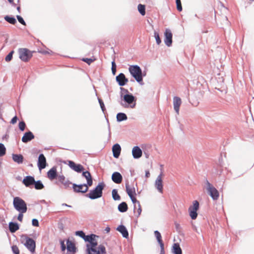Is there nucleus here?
Returning a JSON list of instances; mask_svg holds the SVG:
<instances>
[{"label":"nucleus","mask_w":254,"mask_h":254,"mask_svg":"<svg viewBox=\"0 0 254 254\" xmlns=\"http://www.w3.org/2000/svg\"><path fill=\"white\" fill-rule=\"evenodd\" d=\"M97 236L94 234L86 236L84 241L88 242L90 244H87V250L88 254H106L105 247L100 245L98 247L97 242L95 241V238Z\"/></svg>","instance_id":"obj_1"},{"label":"nucleus","mask_w":254,"mask_h":254,"mask_svg":"<svg viewBox=\"0 0 254 254\" xmlns=\"http://www.w3.org/2000/svg\"><path fill=\"white\" fill-rule=\"evenodd\" d=\"M105 187L104 183H100L94 189V190H91L86 196L92 199H96L101 197L102 196V191Z\"/></svg>","instance_id":"obj_2"},{"label":"nucleus","mask_w":254,"mask_h":254,"mask_svg":"<svg viewBox=\"0 0 254 254\" xmlns=\"http://www.w3.org/2000/svg\"><path fill=\"white\" fill-rule=\"evenodd\" d=\"M128 70L131 75L134 78L138 83H141L143 81L142 70L140 67L137 65H130Z\"/></svg>","instance_id":"obj_3"},{"label":"nucleus","mask_w":254,"mask_h":254,"mask_svg":"<svg viewBox=\"0 0 254 254\" xmlns=\"http://www.w3.org/2000/svg\"><path fill=\"white\" fill-rule=\"evenodd\" d=\"M13 204L14 208L19 212H26L27 207L26 202L19 197L13 198Z\"/></svg>","instance_id":"obj_4"},{"label":"nucleus","mask_w":254,"mask_h":254,"mask_svg":"<svg viewBox=\"0 0 254 254\" xmlns=\"http://www.w3.org/2000/svg\"><path fill=\"white\" fill-rule=\"evenodd\" d=\"M33 53L26 48H20L18 50L19 59L24 62H28L32 58Z\"/></svg>","instance_id":"obj_5"},{"label":"nucleus","mask_w":254,"mask_h":254,"mask_svg":"<svg viewBox=\"0 0 254 254\" xmlns=\"http://www.w3.org/2000/svg\"><path fill=\"white\" fill-rule=\"evenodd\" d=\"M22 243L24 246L32 253L35 252L36 248V243L34 240L26 236L22 237Z\"/></svg>","instance_id":"obj_6"},{"label":"nucleus","mask_w":254,"mask_h":254,"mask_svg":"<svg viewBox=\"0 0 254 254\" xmlns=\"http://www.w3.org/2000/svg\"><path fill=\"white\" fill-rule=\"evenodd\" d=\"M206 190L212 198L216 200L219 198V193L217 190L208 181H206Z\"/></svg>","instance_id":"obj_7"},{"label":"nucleus","mask_w":254,"mask_h":254,"mask_svg":"<svg viewBox=\"0 0 254 254\" xmlns=\"http://www.w3.org/2000/svg\"><path fill=\"white\" fill-rule=\"evenodd\" d=\"M199 209V203L197 200L193 201L192 205L189 208L190 216L191 218L194 220L197 216V211Z\"/></svg>","instance_id":"obj_8"},{"label":"nucleus","mask_w":254,"mask_h":254,"mask_svg":"<svg viewBox=\"0 0 254 254\" xmlns=\"http://www.w3.org/2000/svg\"><path fill=\"white\" fill-rule=\"evenodd\" d=\"M60 183L62 184L65 188H69L72 185L71 183L66 179L63 175H59L56 182V184L58 185Z\"/></svg>","instance_id":"obj_9"},{"label":"nucleus","mask_w":254,"mask_h":254,"mask_svg":"<svg viewBox=\"0 0 254 254\" xmlns=\"http://www.w3.org/2000/svg\"><path fill=\"white\" fill-rule=\"evenodd\" d=\"M72 188L74 191L75 192L85 193L88 190V185L87 184L77 185L74 184H72Z\"/></svg>","instance_id":"obj_10"},{"label":"nucleus","mask_w":254,"mask_h":254,"mask_svg":"<svg viewBox=\"0 0 254 254\" xmlns=\"http://www.w3.org/2000/svg\"><path fill=\"white\" fill-rule=\"evenodd\" d=\"M164 42L165 44L168 47L171 46L172 44L173 37L171 31L169 29H166L164 33Z\"/></svg>","instance_id":"obj_11"},{"label":"nucleus","mask_w":254,"mask_h":254,"mask_svg":"<svg viewBox=\"0 0 254 254\" xmlns=\"http://www.w3.org/2000/svg\"><path fill=\"white\" fill-rule=\"evenodd\" d=\"M124 101L127 104L130 105V107L133 108L135 106V97L132 94H127L124 96Z\"/></svg>","instance_id":"obj_12"},{"label":"nucleus","mask_w":254,"mask_h":254,"mask_svg":"<svg viewBox=\"0 0 254 254\" xmlns=\"http://www.w3.org/2000/svg\"><path fill=\"white\" fill-rule=\"evenodd\" d=\"M59 175L57 173V168L56 167H52L48 172H47V177L51 181H53L55 179L57 180L59 177Z\"/></svg>","instance_id":"obj_13"},{"label":"nucleus","mask_w":254,"mask_h":254,"mask_svg":"<svg viewBox=\"0 0 254 254\" xmlns=\"http://www.w3.org/2000/svg\"><path fill=\"white\" fill-rule=\"evenodd\" d=\"M163 177V169L161 170V173L157 177L155 181V186L157 190L161 193L163 192L162 178Z\"/></svg>","instance_id":"obj_14"},{"label":"nucleus","mask_w":254,"mask_h":254,"mask_svg":"<svg viewBox=\"0 0 254 254\" xmlns=\"http://www.w3.org/2000/svg\"><path fill=\"white\" fill-rule=\"evenodd\" d=\"M182 104L181 99L177 96L173 97L174 109L177 115L179 114L180 107Z\"/></svg>","instance_id":"obj_15"},{"label":"nucleus","mask_w":254,"mask_h":254,"mask_svg":"<svg viewBox=\"0 0 254 254\" xmlns=\"http://www.w3.org/2000/svg\"><path fill=\"white\" fill-rule=\"evenodd\" d=\"M66 245L67 252L66 254H75L76 248L74 243L69 240H67L66 242Z\"/></svg>","instance_id":"obj_16"},{"label":"nucleus","mask_w":254,"mask_h":254,"mask_svg":"<svg viewBox=\"0 0 254 254\" xmlns=\"http://www.w3.org/2000/svg\"><path fill=\"white\" fill-rule=\"evenodd\" d=\"M69 166L74 171L80 173L84 170V167L80 164H76L72 161H68Z\"/></svg>","instance_id":"obj_17"},{"label":"nucleus","mask_w":254,"mask_h":254,"mask_svg":"<svg viewBox=\"0 0 254 254\" xmlns=\"http://www.w3.org/2000/svg\"><path fill=\"white\" fill-rule=\"evenodd\" d=\"M116 80L119 85L124 86L128 82V79L126 77L124 73H121L116 77Z\"/></svg>","instance_id":"obj_18"},{"label":"nucleus","mask_w":254,"mask_h":254,"mask_svg":"<svg viewBox=\"0 0 254 254\" xmlns=\"http://www.w3.org/2000/svg\"><path fill=\"white\" fill-rule=\"evenodd\" d=\"M38 166L40 170L44 169L46 166V159L43 154H41L39 156Z\"/></svg>","instance_id":"obj_19"},{"label":"nucleus","mask_w":254,"mask_h":254,"mask_svg":"<svg viewBox=\"0 0 254 254\" xmlns=\"http://www.w3.org/2000/svg\"><path fill=\"white\" fill-rule=\"evenodd\" d=\"M35 183V179L33 177L28 176L25 177L22 181V183L26 187H30Z\"/></svg>","instance_id":"obj_20"},{"label":"nucleus","mask_w":254,"mask_h":254,"mask_svg":"<svg viewBox=\"0 0 254 254\" xmlns=\"http://www.w3.org/2000/svg\"><path fill=\"white\" fill-rule=\"evenodd\" d=\"M126 191L129 196L136 195V190L133 185H129L128 183L126 184Z\"/></svg>","instance_id":"obj_21"},{"label":"nucleus","mask_w":254,"mask_h":254,"mask_svg":"<svg viewBox=\"0 0 254 254\" xmlns=\"http://www.w3.org/2000/svg\"><path fill=\"white\" fill-rule=\"evenodd\" d=\"M112 179L115 183L119 184L122 183L123 177L120 173L116 172L112 174Z\"/></svg>","instance_id":"obj_22"},{"label":"nucleus","mask_w":254,"mask_h":254,"mask_svg":"<svg viewBox=\"0 0 254 254\" xmlns=\"http://www.w3.org/2000/svg\"><path fill=\"white\" fill-rule=\"evenodd\" d=\"M34 138V135L31 131L25 132L22 137V141L24 143H27Z\"/></svg>","instance_id":"obj_23"},{"label":"nucleus","mask_w":254,"mask_h":254,"mask_svg":"<svg viewBox=\"0 0 254 254\" xmlns=\"http://www.w3.org/2000/svg\"><path fill=\"white\" fill-rule=\"evenodd\" d=\"M154 234H155V236L156 237V239L160 246L162 254H164L165 252H164V244H163V241L162 240V237H161V234L158 231H155L154 232Z\"/></svg>","instance_id":"obj_24"},{"label":"nucleus","mask_w":254,"mask_h":254,"mask_svg":"<svg viewBox=\"0 0 254 254\" xmlns=\"http://www.w3.org/2000/svg\"><path fill=\"white\" fill-rule=\"evenodd\" d=\"M132 153L134 158H139L141 157L142 152L139 147L134 146L132 149Z\"/></svg>","instance_id":"obj_25"},{"label":"nucleus","mask_w":254,"mask_h":254,"mask_svg":"<svg viewBox=\"0 0 254 254\" xmlns=\"http://www.w3.org/2000/svg\"><path fill=\"white\" fill-rule=\"evenodd\" d=\"M113 156L115 158H118L121 153V148L119 144H115L112 148Z\"/></svg>","instance_id":"obj_26"},{"label":"nucleus","mask_w":254,"mask_h":254,"mask_svg":"<svg viewBox=\"0 0 254 254\" xmlns=\"http://www.w3.org/2000/svg\"><path fill=\"white\" fill-rule=\"evenodd\" d=\"M82 176L87 180V185H88V186H91L92 185L93 181L90 172L88 171L83 172Z\"/></svg>","instance_id":"obj_27"},{"label":"nucleus","mask_w":254,"mask_h":254,"mask_svg":"<svg viewBox=\"0 0 254 254\" xmlns=\"http://www.w3.org/2000/svg\"><path fill=\"white\" fill-rule=\"evenodd\" d=\"M117 230L122 233L123 236L125 238H127L128 236V232L126 228L124 225H120Z\"/></svg>","instance_id":"obj_28"},{"label":"nucleus","mask_w":254,"mask_h":254,"mask_svg":"<svg viewBox=\"0 0 254 254\" xmlns=\"http://www.w3.org/2000/svg\"><path fill=\"white\" fill-rule=\"evenodd\" d=\"M12 159L15 162L21 164L23 161V157L21 154H13Z\"/></svg>","instance_id":"obj_29"},{"label":"nucleus","mask_w":254,"mask_h":254,"mask_svg":"<svg viewBox=\"0 0 254 254\" xmlns=\"http://www.w3.org/2000/svg\"><path fill=\"white\" fill-rule=\"evenodd\" d=\"M172 252L174 254H182V251L178 243H175L173 246Z\"/></svg>","instance_id":"obj_30"},{"label":"nucleus","mask_w":254,"mask_h":254,"mask_svg":"<svg viewBox=\"0 0 254 254\" xmlns=\"http://www.w3.org/2000/svg\"><path fill=\"white\" fill-rule=\"evenodd\" d=\"M9 229L11 233H14L19 229V226L17 223L10 222L9 224Z\"/></svg>","instance_id":"obj_31"},{"label":"nucleus","mask_w":254,"mask_h":254,"mask_svg":"<svg viewBox=\"0 0 254 254\" xmlns=\"http://www.w3.org/2000/svg\"><path fill=\"white\" fill-rule=\"evenodd\" d=\"M127 205L125 202H123L118 205V209L121 212L127 211Z\"/></svg>","instance_id":"obj_32"},{"label":"nucleus","mask_w":254,"mask_h":254,"mask_svg":"<svg viewBox=\"0 0 254 254\" xmlns=\"http://www.w3.org/2000/svg\"><path fill=\"white\" fill-rule=\"evenodd\" d=\"M34 188L36 190H42L44 188L43 184L40 181H35L33 184Z\"/></svg>","instance_id":"obj_33"},{"label":"nucleus","mask_w":254,"mask_h":254,"mask_svg":"<svg viewBox=\"0 0 254 254\" xmlns=\"http://www.w3.org/2000/svg\"><path fill=\"white\" fill-rule=\"evenodd\" d=\"M117 120L119 122L126 120L127 119V115L124 113H118L117 115Z\"/></svg>","instance_id":"obj_34"},{"label":"nucleus","mask_w":254,"mask_h":254,"mask_svg":"<svg viewBox=\"0 0 254 254\" xmlns=\"http://www.w3.org/2000/svg\"><path fill=\"white\" fill-rule=\"evenodd\" d=\"M113 198L115 200H119L121 199V196L118 193V190L116 189H114L112 192Z\"/></svg>","instance_id":"obj_35"},{"label":"nucleus","mask_w":254,"mask_h":254,"mask_svg":"<svg viewBox=\"0 0 254 254\" xmlns=\"http://www.w3.org/2000/svg\"><path fill=\"white\" fill-rule=\"evenodd\" d=\"M4 18L7 22L10 24H15L16 23V19L13 17H10L8 15H6L4 17Z\"/></svg>","instance_id":"obj_36"},{"label":"nucleus","mask_w":254,"mask_h":254,"mask_svg":"<svg viewBox=\"0 0 254 254\" xmlns=\"http://www.w3.org/2000/svg\"><path fill=\"white\" fill-rule=\"evenodd\" d=\"M138 10L142 15H144L145 14V8L144 5H142L141 4H138Z\"/></svg>","instance_id":"obj_37"},{"label":"nucleus","mask_w":254,"mask_h":254,"mask_svg":"<svg viewBox=\"0 0 254 254\" xmlns=\"http://www.w3.org/2000/svg\"><path fill=\"white\" fill-rule=\"evenodd\" d=\"M134 213L135 214V215L137 217L140 215V214L141 213V206H140V204H139V205H138V207H137L136 206L134 207Z\"/></svg>","instance_id":"obj_38"},{"label":"nucleus","mask_w":254,"mask_h":254,"mask_svg":"<svg viewBox=\"0 0 254 254\" xmlns=\"http://www.w3.org/2000/svg\"><path fill=\"white\" fill-rule=\"evenodd\" d=\"M6 153V148L4 147V145L0 143V157L3 156Z\"/></svg>","instance_id":"obj_39"},{"label":"nucleus","mask_w":254,"mask_h":254,"mask_svg":"<svg viewBox=\"0 0 254 254\" xmlns=\"http://www.w3.org/2000/svg\"><path fill=\"white\" fill-rule=\"evenodd\" d=\"M14 52L13 51H12L6 56L5 58V60L6 62H9L11 60L12 58V55Z\"/></svg>","instance_id":"obj_40"},{"label":"nucleus","mask_w":254,"mask_h":254,"mask_svg":"<svg viewBox=\"0 0 254 254\" xmlns=\"http://www.w3.org/2000/svg\"><path fill=\"white\" fill-rule=\"evenodd\" d=\"M154 37L156 39L157 44L159 45L161 43V40L160 38L159 33L157 32H154Z\"/></svg>","instance_id":"obj_41"},{"label":"nucleus","mask_w":254,"mask_h":254,"mask_svg":"<svg viewBox=\"0 0 254 254\" xmlns=\"http://www.w3.org/2000/svg\"><path fill=\"white\" fill-rule=\"evenodd\" d=\"M135 196L136 195H132L131 196H129V197L130 198L132 202L134 204V207L136 206V204H137V205H139V204H140L139 202L137 200V199H136V198L135 197Z\"/></svg>","instance_id":"obj_42"},{"label":"nucleus","mask_w":254,"mask_h":254,"mask_svg":"<svg viewBox=\"0 0 254 254\" xmlns=\"http://www.w3.org/2000/svg\"><path fill=\"white\" fill-rule=\"evenodd\" d=\"M75 235L76 236H78L81 238H83L84 240V238L86 237V235L82 231H78L75 232Z\"/></svg>","instance_id":"obj_43"},{"label":"nucleus","mask_w":254,"mask_h":254,"mask_svg":"<svg viewBox=\"0 0 254 254\" xmlns=\"http://www.w3.org/2000/svg\"><path fill=\"white\" fill-rule=\"evenodd\" d=\"M176 4H177V8L179 11H181L182 10V7L181 0H176Z\"/></svg>","instance_id":"obj_44"},{"label":"nucleus","mask_w":254,"mask_h":254,"mask_svg":"<svg viewBox=\"0 0 254 254\" xmlns=\"http://www.w3.org/2000/svg\"><path fill=\"white\" fill-rule=\"evenodd\" d=\"M12 251L14 254H19V250L17 246H12Z\"/></svg>","instance_id":"obj_45"},{"label":"nucleus","mask_w":254,"mask_h":254,"mask_svg":"<svg viewBox=\"0 0 254 254\" xmlns=\"http://www.w3.org/2000/svg\"><path fill=\"white\" fill-rule=\"evenodd\" d=\"M18 126H19V129L21 131H23L25 129L26 125L24 122L22 121V122H19Z\"/></svg>","instance_id":"obj_46"},{"label":"nucleus","mask_w":254,"mask_h":254,"mask_svg":"<svg viewBox=\"0 0 254 254\" xmlns=\"http://www.w3.org/2000/svg\"><path fill=\"white\" fill-rule=\"evenodd\" d=\"M83 62L86 63L88 64H90L95 60L89 58H83L82 60Z\"/></svg>","instance_id":"obj_47"},{"label":"nucleus","mask_w":254,"mask_h":254,"mask_svg":"<svg viewBox=\"0 0 254 254\" xmlns=\"http://www.w3.org/2000/svg\"><path fill=\"white\" fill-rule=\"evenodd\" d=\"M98 101H99V103L100 104V107H101V108L102 109V110L103 111V112H104L105 111V110H106V108H105V107L104 106V104L103 101L101 99H99Z\"/></svg>","instance_id":"obj_48"},{"label":"nucleus","mask_w":254,"mask_h":254,"mask_svg":"<svg viewBox=\"0 0 254 254\" xmlns=\"http://www.w3.org/2000/svg\"><path fill=\"white\" fill-rule=\"evenodd\" d=\"M17 18L18 21L22 25H26V23L22 18V17L19 15H17Z\"/></svg>","instance_id":"obj_49"},{"label":"nucleus","mask_w":254,"mask_h":254,"mask_svg":"<svg viewBox=\"0 0 254 254\" xmlns=\"http://www.w3.org/2000/svg\"><path fill=\"white\" fill-rule=\"evenodd\" d=\"M112 70L113 74H115L116 72V65L114 61L112 62Z\"/></svg>","instance_id":"obj_50"},{"label":"nucleus","mask_w":254,"mask_h":254,"mask_svg":"<svg viewBox=\"0 0 254 254\" xmlns=\"http://www.w3.org/2000/svg\"><path fill=\"white\" fill-rule=\"evenodd\" d=\"M39 53L44 54V55H47V54H51L52 53V51H47V50H41L39 52Z\"/></svg>","instance_id":"obj_51"},{"label":"nucleus","mask_w":254,"mask_h":254,"mask_svg":"<svg viewBox=\"0 0 254 254\" xmlns=\"http://www.w3.org/2000/svg\"><path fill=\"white\" fill-rule=\"evenodd\" d=\"M25 212H19V213L18 214V217H17V219L18 221H19L20 222H22V220H23V213H24Z\"/></svg>","instance_id":"obj_52"},{"label":"nucleus","mask_w":254,"mask_h":254,"mask_svg":"<svg viewBox=\"0 0 254 254\" xmlns=\"http://www.w3.org/2000/svg\"><path fill=\"white\" fill-rule=\"evenodd\" d=\"M32 223L33 226H35V227L39 226V222L37 219H33L32 221Z\"/></svg>","instance_id":"obj_53"},{"label":"nucleus","mask_w":254,"mask_h":254,"mask_svg":"<svg viewBox=\"0 0 254 254\" xmlns=\"http://www.w3.org/2000/svg\"><path fill=\"white\" fill-rule=\"evenodd\" d=\"M18 118L17 116L14 117L11 120L10 123L12 124H15L17 121Z\"/></svg>","instance_id":"obj_54"},{"label":"nucleus","mask_w":254,"mask_h":254,"mask_svg":"<svg viewBox=\"0 0 254 254\" xmlns=\"http://www.w3.org/2000/svg\"><path fill=\"white\" fill-rule=\"evenodd\" d=\"M61 244L62 251H64L66 249V247L64 244V241H61Z\"/></svg>","instance_id":"obj_55"},{"label":"nucleus","mask_w":254,"mask_h":254,"mask_svg":"<svg viewBox=\"0 0 254 254\" xmlns=\"http://www.w3.org/2000/svg\"><path fill=\"white\" fill-rule=\"evenodd\" d=\"M145 176L146 178H148L150 176V173L148 171H146Z\"/></svg>","instance_id":"obj_56"},{"label":"nucleus","mask_w":254,"mask_h":254,"mask_svg":"<svg viewBox=\"0 0 254 254\" xmlns=\"http://www.w3.org/2000/svg\"><path fill=\"white\" fill-rule=\"evenodd\" d=\"M8 1L10 3L14 4L13 0H8Z\"/></svg>","instance_id":"obj_57"},{"label":"nucleus","mask_w":254,"mask_h":254,"mask_svg":"<svg viewBox=\"0 0 254 254\" xmlns=\"http://www.w3.org/2000/svg\"><path fill=\"white\" fill-rule=\"evenodd\" d=\"M121 89L124 90V91H125V92H127V93L128 92V90L127 89H124L123 88H121Z\"/></svg>","instance_id":"obj_58"},{"label":"nucleus","mask_w":254,"mask_h":254,"mask_svg":"<svg viewBox=\"0 0 254 254\" xmlns=\"http://www.w3.org/2000/svg\"><path fill=\"white\" fill-rule=\"evenodd\" d=\"M17 10L19 12H20V6H18L17 7Z\"/></svg>","instance_id":"obj_59"},{"label":"nucleus","mask_w":254,"mask_h":254,"mask_svg":"<svg viewBox=\"0 0 254 254\" xmlns=\"http://www.w3.org/2000/svg\"><path fill=\"white\" fill-rule=\"evenodd\" d=\"M106 231H107V232H109V231H110V228H109V227L107 228H106Z\"/></svg>","instance_id":"obj_60"},{"label":"nucleus","mask_w":254,"mask_h":254,"mask_svg":"<svg viewBox=\"0 0 254 254\" xmlns=\"http://www.w3.org/2000/svg\"><path fill=\"white\" fill-rule=\"evenodd\" d=\"M251 1H253L254 0H250Z\"/></svg>","instance_id":"obj_61"},{"label":"nucleus","mask_w":254,"mask_h":254,"mask_svg":"<svg viewBox=\"0 0 254 254\" xmlns=\"http://www.w3.org/2000/svg\"><path fill=\"white\" fill-rule=\"evenodd\" d=\"M161 254H162V252H161Z\"/></svg>","instance_id":"obj_62"}]
</instances>
